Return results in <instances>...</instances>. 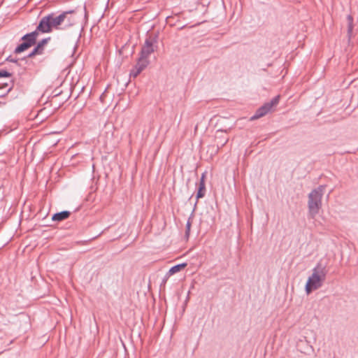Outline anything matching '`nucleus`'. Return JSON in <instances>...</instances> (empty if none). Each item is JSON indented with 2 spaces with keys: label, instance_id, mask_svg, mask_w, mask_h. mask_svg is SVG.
Listing matches in <instances>:
<instances>
[{
  "label": "nucleus",
  "instance_id": "f257e3e1",
  "mask_svg": "<svg viewBox=\"0 0 358 358\" xmlns=\"http://www.w3.org/2000/svg\"><path fill=\"white\" fill-rule=\"evenodd\" d=\"M76 23V17L73 10L65 11L59 15L50 13L43 17L36 27L41 33H50L53 29H66Z\"/></svg>",
  "mask_w": 358,
  "mask_h": 358
},
{
  "label": "nucleus",
  "instance_id": "f03ea898",
  "mask_svg": "<svg viewBox=\"0 0 358 358\" xmlns=\"http://www.w3.org/2000/svg\"><path fill=\"white\" fill-rule=\"evenodd\" d=\"M324 189L325 187L324 185H320L308 194V212L310 217L313 219L318 214L322 207V198Z\"/></svg>",
  "mask_w": 358,
  "mask_h": 358
},
{
  "label": "nucleus",
  "instance_id": "7ed1b4c3",
  "mask_svg": "<svg viewBox=\"0 0 358 358\" xmlns=\"http://www.w3.org/2000/svg\"><path fill=\"white\" fill-rule=\"evenodd\" d=\"M324 278L325 272L322 267L317 266L314 268L312 275L309 277L306 282V291H312L313 289L320 288Z\"/></svg>",
  "mask_w": 358,
  "mask_h": 358
},
{
  "label": "nucleus",
  "instance_id": "20e7f679",
  "mask_svg": "<svg viewBox=\"0 0 358 358\" xmlns=\"http://www.w3.org/2000/svg\"><path fill=\"white\" fill-rule=\"evenodd\" d=\"M157 37L155 35H149L145 41L141 51L140 59L148 60L149 56L155 52L157 48Z\"/></svg>",
  "mask_w": 358,
  "mask_h": 358
},
{
  "label": "nucleus",
  "instance_id": "39448f33",
  "mask_svg": "<svg viewBox=\"0 0 358 358\" xmlns=\"http://www.w3.org/2000/svg\"><path fill=\"white\" fill-rule=\"evenodd\" d=\"M38 36V31L36 29L34 31H32L29 34H25L22 36V40L23 43H22L20 45H18L15 50V53H20L24 52V50L29 48L34 44H35L36 38Z\"/></svg>",
  "mask_w": 358,
  "mask_h": 358
},
{
  "label": "nucleus",
  "instance_id": "423d86ee",
  "mask_svg": "<svg viewBox=\"0 0 358 358\" xmlns=\"http://www.w3.org/2000/svg\"><path fill=\"white\" fill-rule=\"evenodd\" d=\"M280 101V96H276L270 102L266 103L264 106L260 107L255 113V114L251 117V120L259 119L265 115H266L273 106L278 104Z\"/></svg>",
  "mask_w": 358,
  "mask_h": 358
},
{
  "label": "nucleus",
  "instance_id": "0eeeda50",
  "mask_svg": "<svg viewBox=\"0 0 358 358\" xmlns=\"http://www.w3.org/2000/svg\"><path fill=\"white\" fill-rule=\"evenodd\" d=\"M148 60H143V59H138L137 64L134 68L131 71L130 76L134 78L137 77L141 72L148 65Z\"/></svg>",
  "mask_w": 358,
  "mask_h": 358
},
{
  "label": "nucleus",
  "instance_id": "6e6552de",
  "mask_svg": "<svg viewBox=\"0 0 358 358\" xmlns=\"http://www.w3.org/2000/svg\"><path fill=\"white\" fill-rule=\"evenodd\" d=\"M297 347L299 351L302 353H309L310 351H313V348L311 345L309 344L306 340H300L297 344Z\"/></svg>",
  "mask_w": 358,
  "mask_h": 358
},
{
  "label": "nucleus",
  "instance_id": "1a4fd4ad",
  "mask_svg": "<svg viewBox=\"0 0 358 358\" xmlns=\"http://www.w3.org/2000/svg\"><path fill=\"white\" fill-rule=\"evenodd\" d=\"M70 215V212L67 210L62 211L60 213H55L52 216L53 221H62L68 218Z\"/></svg>",
  "mask_w": 358,
  "mask_h": 358
},
{
  "label": "nucleus",
  "instance_id": "9d476101",
  "mask_svg": "<svg viewBox=\"0 0 358 358\" xmlns=\"http://www.w3.org/2000/svg\"><path fill=\"white\" fill-rule=\"evenodd\" d=\"M187 266V264L185 263H183V264H178V265H176V266H172L169 271V273L170 275H173V274H175L179 271H180L181 270H182L183 268H185Z\"/></svg>",
  "mask_w": 358,
  "mask_h": 358
},
{
  "label": "nucleus",
  "instance_id": "9b49d317",
  "mask_svg": "<svg viewBox=\"0 0 358 358\" xmlns=\"http://www.w3.org/2000/svg\"><path fill=\"white\" fill-rule=\"evenodd\" d=\"M347 20H348V38H349V40H350L351 36H352V30H353V17L350 15H349L347 17Z\"/></svg>",
  "mask_w": 358,
  "mask_h": 358
},
{
  "label": "nucleus",
  "instance_id": "f8f14e48",
  "mask_svg": "<svg viewBox=\"0 0 358 358\" xmlns=\"http://www.w3.org/2000/svg\"><path fill=\"white\" fill-rule=\"evenodd\" d=\"M205 192H206L205 184H203V183L199 184L198 192L196 194V198L197 199L202 198L205 194Z\"/></svg>",
  "mask_w": 358,
  "mask_h": 358
},
{
  "label": "nucleus",
  "instance_id": "ddd939ff",
  "mask_svg": "<svg viewBox=\"0 0 358 358\" xmlns=\"http://www.w3.org/2000/svg\"><path fill=\"white\" fill-rule=\"evenodd\" d=\"M48 40H50V38H44L41 41H40L36 45V47L39 48L42 53L43 52L44 46L48 43Z\"/></svg>",
  "mask_w": 358,
  "mask_h": 358
},
{
  "label": "nucleus",
  "instance_id": "4468645a",
  "mask_svg": "<svg viewBox=\"0 0 358 358\" xmlns=\"http://www.w3.org/2000/svg\"><path fill=\"white\" fill-rule=\"evenodd\" d=\"M42 54L43 53L41 51V50L39 49V48L36 46L35 48L33 50V51L29 54L28 57H32L36 55H42Z\"/></svg>",
  "mask_w": 358,
  "mask_h": 358
},
{
  "label": "nucleus",
  "instance_id": "2eb2a0df",
  "mask_svg": "<svg viewBox=\"0 0 358 358\" xmlns=\"http://www.w3.org/2000/svg\"><path fill=\"white\" fill-rule=\"evenodd\" d=\"M191 225H192V222L190 220V218H189L187 224H186V231H185V234L187 236H189V231H190V228H191Z\"/></svg>",
  "mask_w": 358,
  "mask_h": 358
},
{
  "label": "nucleus",
  "instance_id": "dca6fc26",
  "mask_svg": "<svg viewBox=\"0 0 358 358\" xmlns=\"http://www.w3.org/2000/svg\"><path fill=\"white\" fill-rule=\"evenodd\" d=\"M11 75L7 71L0 70V78L3 77H10Z\"/></svg>",
  "mask_w": 358,
  "mask_h": 358
},
{
  "label": "nucleus",
  "instance_id": "f3484780",
  "mask_svg": "<svg viewBox=\"0 0 358 358\" xmlns=\"http://www.w3.org/2000/svg\"><path fill=\"white\" fill-rule=\"evenodd\" d=\"M227 141H228L227 138H224L223 141L220 140V141H217V145H219L220 144L221 146H223L227 143Z\"/></svg>",
  "mask_w": 358,
  "mask_h": 358
},
{
  "label": "nucleus",
  "instance_id": "a211bd4d",
  "mask_svg": "<svg viewBox=\"0 0 358 358\" xmlns=\"http://www.w3.org/2000/svg\"><path fill=\"white\" fill-rule=\"evenodd\" d=\"M189 294H190V292H187V294L186 295L185 301L184 306H183V310L185 309V307L187 305V301L189 300Z\"/></svg>",
  "mask_w": 358,
  "mask_h": 358
},
{
  "label": "nucleus",
  "instance_id": "6ab92c4d",
  "mask_svg": "<svg viewBox=\"0 0 358 358\" xmlns=\"http://www.w3.org/2000/svg\"><path fill=\"white\" fill-rule=\"evenodd\" d=\"M205 177H206L205 173H203L201 177L199 184H202V183L205 184Z\"/></svg>",
  "mask_w": 358,
  "mask_h": 358
},
{
  "label": "nucleus",
  "instance_id": "aec40b11",
  "mask_svg": "<svg viewBox=\"0 0 358 358\" xmlns=\"http://www.w3.org/2000/svg\"><path fill=\"white\" fill-rule=\"evenodd\" d=\"M222 132H223V131H222V130H220V129H219V130H217V134H218L219 133L222 134ZM220 138V136H218L217 135H216V139H217V141H218V139H219Z\"/></svg>",
  "mask_w": 358,
  "mask_h": 358
},
{
  "label": "nucleus",
  "instance_id": "412c9836",
  "mask_svg": "<svg viewBox=\"0 0 358 358\" xmlns=\"http://www.w3.org/2000/svg\"><path fill=\"white\" fill-rule=\"evenodd\" d=\"M8 85L6 83H4V84H0V88H3V87H8Z\"/></svg>",
  "mask_w": 358,
  "mask_h": 358
},
{
  "label": "nucleus",
  "instance_id": "4be33fe9",
  "mask_svg": "<svg viewBox=\"0 0 358 358\" xmlns=\"http://www.w3.org/2000/svg\"><path fill=\"white\" fill-rule=\"evenodd\" d=\"M10 87H8V88L6 90V91H7V92H8V91H10Z\"/></svg>",
  "mask_w": 358,
  "mask_h": 358
}]
</instances>
